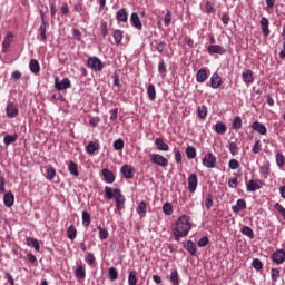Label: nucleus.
<instances>
[{"mask_svg":"<svg viewBox=\"0 0 285 285\" xmlns=\"http://www.w3.org/2000/svg\"><path fill=\"white\" fill-rule=\"evenodd\" d=\"M215 134L216 135H225L226 130H228V127L224 122H217L215 125Z\"/></svg>","mask_w":285,"mask_h":285,"instance_id":"31","label":"nucleus"},{"mask_svg":"<svg viewBox=\"0 0 285 285\" xmlns=\"http://www.w3.org/2000/svg\"><path fill=\"white\" fill-rule=\"evenodd\" d=\"M100 30L102 32V37H108V22L102 20L100 23Z\"/></svg>","mask_w":285,"mask_h":285,"instance_id":"56","label":"nucleus"},{"mask_svg":"<svg viewBox=\"0 0 285 285\" xmlns=\"http://www.w3.org/2000/svg\"><path fill=\"white\" fill-rule=\"evenodd\" d=\"M29 70L32 72V75H37L41 71V66L39 65V60L31 59L29 62Z\"/></svg>","mask_w":285,"mask_h":285,"instance_id":"24","label":"nucleus"},{"mask_svg":"<svg viewBox=\"0 0 285 285\" xmlns=\"http://www.w3.org/2000/svg\"><path fill=\"white\" fill-rule=\"evenodd\" d=\"M208 237L207 236H204L202 237L199 240H198V246L199 248H205V246H208Z\"/></svg>","mask_w":285,"mask_h":285,"instance_id":"62","label":"nucleus"},{"mask_svg":"<svg viewBox=\"0 0 285 285\" xmlns=\"http://www.w3.org/2000/svg\"><path fill=\"white\" fill-rule=\"evenodd\" d=\"M252 266L255 271H262L264 268V263H262V259L254 258L252 262Z\"/></svg>","mask_w":285,"mask_h":285,"instance_id":"47","label":"nucleus"},{"mask_svg":"<svg viewBox=\"0 0 285 285\" xmlns=\"http://www.w3.org/2000/svg\"><path fill=\"white\" fill-rule=\"evenodd\" d=\"M228 186L229 188H237V186H239V181L237 180V178H229Z\"/></svg>","mask_w":285,"mask_h":285,"instance_id":"64","label":"nucleus"},{"mask_svg":"<svg viewBox=\"0 0 285 285\" xmlns=\"http://www.w3.org/2000/svg\"><path fill=\"white\" fill-rule=\"evenodd\" d=\"M147 97L149 101H155L157 99V89L155 88V85L149 83L147 87Z\"/></svg>","mask_w":285,"mask_h":285,"instance_id":"27","label":"nucleus"},{"mask_svg":"<svg viewBox=\"0 0 285 285\" xmlns=\"http://www.w3.org/2000/svg\"><path fill=\"white\" fill-rule=\"evenodd\" d=\"M222 78L217 75V72L213 73L210 77V87L213 90H217L222 86Z\"/></svg>","mask_w":285,"mask_h":285,"instance_id":"21","label":"nucleus"},{"mask_svg":"<svg viewBox=\"0 0 285 285\" xmlns=\"http://www.w3.org/2000/svg\"><path fill=\"white\" fill-rule=\"evenodd\" d=\"M119 115V109L118 108H115V109H111L110 110V121H117V117Z\"/></svg>","mask_w":285,"mask_h":285,"instance_id":"60","label":"nucleus"},{"mask_svg":"<svg viewBox=\"0 0 285 285\" xmlns=\"http://www.w3.org/2000/svg\"><path fill=\"white\" fill-rule=\"evenodd\" d=\"M136 212L138 213V215L141 219H142V217H146V202L145 200H141L138 204Z\"/></svg>","mask_w":285,"mask_h":285,"instance_id":"38","label":"nucleus"},{"mask_svg":"<svg viewBox=\"0 0 285 285\" xmlns=\"http://www.w3.org/2000/svg\"><path fill=\"white\" fill-rule=\"evenodd\" d=\"M68 238L72 240L77 239V228L73 225H70L67 229Z\"/></svg>","mask_w":285,"mask_h":285,"instance_id":"41","label":"nucleus"},{"mask_svg":"<svg viewBox=\"0 0 285 285\" xmlns=\"http://www.w3.org/2000/svg\"><path fill=\"white\" fill-rule=\"evenodd\" d=\"M130 21L131 26L136 28V30H141V28H144V24H141V19L137 12L131 13Z\"/></svg>","mask_w":285,"mask_h":285,"instance_id":"16","label":"nucleus"},{"mask_svg":"<svg viewBox=\"0 0 285 285\" xmlns=\"http://www.w3.org/2000/svg\"><path fill=\"white\" fill-rule=\"evenodd\" d=\"M185 248L188 253L193 255V257L197 255V246H195V243L193 240H188Z\"/></svg>","mask_w":285,"mask_h":285,"instance_id":"36","label":"nucleus"},{"mask_svg":"<svg viewBox=\"0 0 285 285\" xmlns=\"http://www.w3.org/2000/svg\"><path fill=\"white\" fill-rule=\"evenodd\" d=\"M259 173L263 178L268 179V176L271 175V161H264L263 166L259 167Z\"/></svg>","mask_w":285,"mask_h":285,"instance_id":"18","label":"nucleus"},{"mask_svg":"<svg viewBox=\"0 0 285 285\" xmlns=\"http://www.w3.org/2000/svg\"><path fill=\"white\" fill-rule=\"evenodd\" d=\"M203 166L205 168H215L217 166V156L213 151L207 153L203 157Z\"/></svg>","mask_w":285,"mask_h":285,"instance_id":"5","label":"nucleus"},{"mask_svg":"<svg viewBox=\"0 0 285 285\" xmlns=\"http://www.w3.org/2000/svg\"><path fill=\"white\" fill-rule=\"evenodd\" d=\"M170 21H173V12H170V10H168L164 18L165 26L166 27L170 26Z\"/></svg>","mask_w":285,"mask_h":285,"instance_id":"57","label":"nucleus"},{"mask_svg":"<svg viewBox=\"0 0 285 285\" xmlns=\"http://www.w3.org/2000/svg\"><path fill=\"white\" fill-rule=\"evenodd\" d=\"M17 139H19V135L14 134V135H6L3 138V144L4 146H10V144H14V141H17Z\"/></svg>","mask_w":285,"mask_h":285,"instance_id":"37","label":"nucleus"},{"mask_svg":"<svg viewBox=\"0 0 285 285\" xmlns=\"http://www.w3.org/2000/svg\"><path fill=\"white\" fill-rule=\"evenodd\" d=\"M85 262H86V264H88V266H92V264H95V262H96L95 254L88 253L85 258Z\"/></svg>","mask_w":285,"mask_h":285,"instance_id":"55","label":"nucleus"},{"mask_svg":"<svg viewBox=\"0 0 285 285\" xmlns=\"http://www.w3.org/2000/svg\"><path fill=\"white\" fill-rule=\"evenodd\" d=\"M233 213H242V210H246V200L238 199L236 202V205L232 207Z\"/></svg>","mask_w":285,"mask_h":285,"instance_id":"29","label":"nucleus"},{"mask_svg":"<svg viewBox=\"0 0 285 285\" xmlns=\"http://www.w3.org/2000/svg\"><path fill=\"white\" fill-rule=\"evenodd\" d=\"M68 170L70 175H73V177H79V169L77 168V163H75L73 160L69 161Z\"/></svg>","mask_w":285,"mask_h":285,"instance_id":"34","label":"nucleus"},{"mask_svg":"<svg viewBox=\"0 0 285 285\" xmlns=\"http://www.w3.org/2000/svg\"><path fill=\"white\" fill-rule=\"evenodd\" d=\"M27 246H31V248H35L36 253H39V250H41V245H39V240L35 237H27Z\"/></svg>","mask_w":285,"mask_h":285,"instance_id":"26","label":"nucleus"},{"mask_svg":"<svg viewBox=\"0 0 285 285\" xmlns=\"http://www.w3.org/2000/svg\"><path fill=\"white\" fill-rule=\"evenodd\" d=\"M276 166H277L281 170H284V166H285V157H284V154H282V153H276Z\"/></svg>","mask_w":285,"mask_h":285,"instance_id":"35","label":"nucleus"},{"mask_svg":"<svg viewBox=\"0 0 285 285\" xmlns=\"http://www.w3.org/2000/svg\"><path fill=\"white\" fill-rule=\"evenodd\" d=\"M213 204H215V202H213V196L209 195L205 200V206L207 210H210V208H213Z\"/></svg>","mask_w":285,"mask_h":285,"instance_id":"63","label":"nucleus"},{"mask_svg":"<svg viewBox=\"0 0 285 285\" xmlns=\"http://www.w3.org/2000/svg\"><path fill=\"white\" fill-rule=\"evenodd\" d=\"M106 199H114L117 210H124V204H126V196L121 194V189H115L112 187H105Z\"/></svg>","mask_w":285,"mask_h":285,"instance_id":"2","label":"nucleus"},{"mask_svg":"<svg viewBox=\"0 0 285 285\" xmlns=\"http://www.w3.org/2000/svg\"><path fill=\"white\" fill-rule=\"evenodd\" d=\"M272 262L274 264L281 265L284 264L285 262V250L284 249H278L272 254Z\"/></svg>","mask_w":285,"mask_h":285,"instance_id":"10","label":"nucleus"},{"mask_svg":"<svg viewBox=\"0 0 285 285\" xmlns=\"http://www.w3.org/2000/svg\"><path fill=\"white\" fill-rule=\"evenodd\" d=\"M128 284L129 285H137V271L129 272Z\"/></svg>","mask_w":285,"mask_h":285,"instance_id":"46","label":"nucleus"},{"mask_svg":"<svg viewBox=\"0 0 285 285\" xmlns=\"http://www.w3.org/2000/svg\"><path fill=\"white\" fill-rule=\"evenodd\" d=\"M155 146H156V148H157V150H160V151H163V153H168V150H169V146H168V144H166L165 141H164V138H157L156 140H155Z\"/></svg>","mask_w":285,"mask_h":285,"instance_id":"23","label":"nucleus"},{"mask_svg":"<svg viewBox=\"0 0 285 285\" xmlns=\"http://www.w3.org/2000/svg\"><path fill=\"white\" fill-rule=\"evenodd\" d=\"M6 112L9 119H14V117H18L19 115V108H17L13 102H8L6 107Z\"/></svg>","mask_w":285,"mask_h":285,"instance_id":"11","label":"nucleus"},{"mask_svg":"<svg viewBox=\"0 0 285 285\" xmlns=\"http://www.w3.org/2000/svg\"><path fill=\"white\" fill-rule=\"evenodd\" d=\"M228 149L233 157H235V155H239V147L237 146V142H229Z\"/></svg>","mask_w":285,"mask_h":285,"instance_id":"45","label":"nucleus"},{"mask_svg":"<svg viewBox=\"0 0 285 285\" xmlns=\"http://www.w3.org/2000/svg\"><path fill=\"white\" fill-rule=\"evenodd\" d=\"M55 177H57V170L53 167H49L47 169L46 179H48V181H52Z\"/></svg>","mask_w":285,"mask_h":285,"instance_id":"44","label":"nucleus"},{"mask_svg":"<svg viewBox=\"0 0 285 285\" xmlns=\"http://www.w3.org/2000/svg\"><path fill=\"white\" fill-rule=\"evenodd\" d=\"M208 55H226V48L220 45H210L207 47Z\"/></svg>","mask_w":285,"mask_h":285,"instance_id":"13","label":"nucleus"},{"mask_svg":"<svg viewBox=\"0 0 285 285\" xmlns=\"http://www.w3.org/2000/svg\"><path fill=\"white\" fill-rule=\"evenodd\" d=\"M101 175H102V181H105V184H115V174L108 169V168H104L101 170Z\"/></svg>","mask_w":285,"mask_h":285,"instance_id":"12","label":"nucleus"},{"mask_svg":"<svg viewBox=\"0 0 285 285\" xmlns=\"http://www.w3.org/2000/svg\"><path fill=\"white\" fill-rule=\"evenodd\" d=\"M116 19L117 21H121L122 23H126L128 21V12H126L124 8L118 10L116 14Z\"/></svg>","mask_w":285,"mask_h":285,"instance_id":"30","label":"nucleus"},{"mask_svg":"<svg viewBox=\"0 0 285 285\" xmlns=\"http://www.w3.org/2000/svg\"><path fill=\"white\" fill-rule=\"evenodd\" d=\"M125 144L124 140L117 139L114 141V149L121 150L124 148Z\"/></svg>","mask_w":285,"mask_h":285,"instance_id":"61","label":"nucleus"},{"mask_svg":"<svg viewBox=\"0 0 285 285\" xmlns=\"http://www.w3.org/2000/svg\"><path fill=\"white\" fill-rule=\"evenodd\" d=\"M158 72L159 75H166V62L164 61V59H160L158 63Z\"/></svg>","mask_w":285,"mask_h":285,"instance_id":"58","label":"nucleus"},{"mask_svg":"<svg viewBox=\"0 0 285 285\" xmlns=\"http://www.w3.org/2000/svg\"><path fill=\"white\" fill-rule=\"evenodd\" d=\"M233 128L234 130H240L242 128V117L236 116L233 120Z\"/></svg>","mask_w":285,"mask_h":285,"instance_id":"51","label":"nucleus"},{"mask_svg":"<svg viewBox=\"0 0 285 285\" xmlns=\"http://www.w3.org/2000/svg\"><path fill=\"white\" fill-rule=\"evenodd\" d=\"M112 37H114L115 43H116L117 46H119V43H121V41H122V39H124V31H121V30H119V29H116V30L114 31Z\"/></svg>","mask_w":285,"mask_h":285,"instance_id":"39","label":"nucleus"},{"mask_svg":"<svg viewBox=\"0 0 285 285\" xmlns=\"http://www.w3.org/2000/svg\"><path fill=\"white\" fill-rule=\"evenodd\" d=\"M3 204L7 208H12V206H14V194H12V191L4 194Z\"/></svg>","mask_w":285,"mask_h":285,"instance_id":"19","label":"nucleus"},{"mask_svg":"<svg viewBox=\"0 0 285 285\" xmlns=\"http://www.w3.org/2000/svg\"><path fill=\"white\" fill-rule=\"evenodd\" d=\"M242 77L244 79V83L247 86H250V83H254L255 81V77L253 76V71L250 69L245 70Z\"/></svg>","mask_w":285,"mask_h":285,"instance_id":"22","label":"nucleus"},{"mask_svg":"<svg viewBox=\"0 0 285 285\" xmlns=\"http://www.w3.org/2000/svg\"><path fill=\"white\" fill-rule=\"evenodd\" d=\"M99 148H101L99 141H90L86 147V153L88 155H95V153H98Z\"/></svg>","mask_w":285,"mask_h":285,"instance_id":"20","label":"nucleus"},{"mask_svg":"<svg viewBox=\"0 0 285 285\" xmlns=\"http://www.w3.org/2000/svg\"><path fill=\"white\" fill-rule=\"evenodd\" d=\"M163 213L164 215L170 216L173 215V204L170 203H165L163 205Z\"/></svg>","mask_w":285,"mask_h":285,"instance_id":"49","label":"nucleus"},{"mask_svg":"<svg viewBox=\"0 0 285 285\" xmlns=\"http://www.w3.org/2000/svg\"><path fill=\"white\" fill-rule=\"evenodd\" d=\"M120 171L126 179H132V177H135V168L130 165H124Z\"/></svg>","mask_w":285,"mask_h":285,"instance_id":"14","label":"nucleus"},{"mask_svg":"<svg viewBox=\"0 0 285 285\" xmlns=\"http://www.w3.org/2000/svg\"><path fill=\"white\" fill-rule=\"evenodd\" d=\"M208 79V71L206 69H199L196 73L197 83H204Z\"/></svg>","mask_w":285,"mask_h":285,"instance_id":"28","label":"nucleus"},{"mask_svg":"<svg viewBox=\"0 0 285 285\" xmlns=\"http://www.w3.org/2000/svg\"><path fill=\"white\" fill-rule=\"evenodd\" d=\"M268 26H271L268 18L263 17L261 19V30H262L264 37H268V35H271V29L268 28Z\"/></svg>","mask_w":285,"mask_h":285,"instance_id":"17","label":"nucleus"},{"mask_svg":"<svg viewBox=\"0 0 285 285\" xmlns=\"http://www.w3.org/2000/svg\"><path fill=\"white\" fill-rule=\"evenodd\" d=\"M97 230H98V233H99V234H98V237H99V239H100L101 242L108 239L109 234H108L107 229H104L101 226H98V227H97Z\"/></svg>","mask_w":285,"mask_h":285,"instance_id":"42","label":"nucleus"},{"mask_svg":"<svg viewBox=\"0 0 285 285\" xmlns=\"http://www.w3.org/2000/svg\"><path fill=\"white\" fill-rule=\"evenodd\" d=\"M149 159L151 164H155V166H159L160 168H166L168 166V158L160 154H149Z\"/></svg>","mask_w":285,"mask_h":285,"instance_id":"3","label":"nucleus"},{"mask_svg":"<svg viewBox=\"0 0 285 285\" xmlns=\"http://www.w3.org/2000/svg\"><path fill=\"white\" fill-rule=\"evenodd\" d=\"M70 86H71L70 79L63 78L62 80H59V77L55 78V88L59 92H61V90H68Z\"/></svg>","mask_w":285,"mask_h":285,"instance_id":"7","label":"nucleus"},{"mask_svg":"<svg viewBox=\"0 0 285 285\" xmlns=\"http://www.w3.org/2000/svg\"><path fill=\"white\" fill-rule=\"evenodd\" d=\"M87 66L91 68V70H95V72H101L105 67L104 62L98 57L88 58Z\"/></svg>","mask_w":285,"mask_h":285,"instance_id":"4","label":"nucleus"},{"mask_svg":"<svg viewBox=\"0 0 285 285\" xmlns=\"http://www.w3.org/2000/svg\"><path fill=\"white\" fill-rule=\"evenodd\" d=\"M75 277L76 279H86V267H83V265H77L75 271Z\"/></svg>","mask_w":285,"mask_h":285,"instance_id":"25","label":"nucleus"},{"mask_svg":"<svg viewBox=\"0 0 285 285\" xmlns=\"http://www.w3.org/2000/svg\"><path fill=\"white\" fill-rule=\"evenodd\" d=\"M185 153H186L187 159H195V157H197V149H195V147L193 146H188Z\"/></svg>","mask_w":285,"mask_h":285,"instance_id":"40","label":"nucleus"},{"mask_svg":"<svg viewBox=\"0 0 285 285\" xmlns=\"http://www.w3.org/2000/svg\"><path fill=\"white\" fill-rule=\"evenodd\" d=\"M119 278V272H117V268L110 267L109 268V279L111 282H115Z\"/></svg>","mask_w":285,"mask_h":285,"instance_id":"48","label":"nucleus"},{"mask_svg":"<svg viewBox=\"0 0 285 285\" xmlns=\"http://www.w3.org/2000/svg\"><path fill=\"white\" fill-rule=\"evenodd\" d=\"M187 184L188 191L195 194L197 190V186H199V179L197 178V174H190L187 178Z\"/></svg>","mask_w":285,"mask_h":285,"instance_id":"6","label":"nucleus"},{"mask_svg":"<svg viewBox=\"0 0 285 285\" xmlns=\"http://www.w3.org/2000/svg\"><path fill=\"white\" fill-rule=\"evenodd\" d=\"M90 213L88 212H82V226L85 228H88L90 226Z\"/></svg>","mask_w":285,"mask_h":285,"instance_id":"43","label":"nucleus"},{"mask_svg":"<svg viewBox=\"0 0 285 285\" xmlns=\"http://www.w3.org/2000/svg\"><path fill=\"white\" fill-rule=\"evenodd\" d=\"M228 166H229L230 170H237V168H239V160L230 159L228 163Z\"/></svg>","mask_w":285,"mask_h":285,"instance_id":"59","label":"nucleus"},{"mask_svg":"<svg viewBox=\"0 0 285 285\" xmlns=\"http://www.w3.org/2000/svg\"><path fill=\"white\" fill-rule=\"evenodd\" d=\"M274 208H275V210H277V213H279L281 216H283V219L285 220V208H284V206H282V204H279V203H276L274 205Z\"/></svg>","mask_w":285,"mask_h":285,"instance_id":"54","label":"nucleus"},{"mask_svg":"<svg viewBox=\"0 0 285 285\" xmlns=\"http://www.w3.org/2000/svg\"><path fill=\"white\" fill-rule=\"evenodd\" d=\"M47 30H48V22H41L38 29V36H37L38 41L46 43V40L48 39V36L46 35Z\"/></svg>","mask_w":285,"mask_h":285,"instance_id":"9","label":"nucleus"},{"mask_svg":"<svg viewBox=\"0 0 285 285\" xmlns=\"http://www.w3.org/2000/svg\"><path fill=\"white\" fill-rule=\"evenodd\" d=\"M193 230V225L190 224V217L187 215L180 216L173 228L174 239L175 242H179V239L184 237H188V234Z\"/></svg>","mask_w":285,"mask_h":285,"instance_id":"1","label":"nucleus"},{"mask_svg":"<svg viewBox=\"0 0 285 285\" xmlns=\"http://www.w3.org/2000/svg\"><path fill=\"white\" fill-rule=\"evenodd\" d=\"M252 153H254V155H259V153H262V140H256L253 148H252Z\"/></svg>","mask_w":285,"mask_h":285,"instance_id":"50","label":"nucleus"},{"mask_svg":"<svg viewBox=\"0 0 285 285\" xmlns=\"http://www.w3.org/2000/svg\"><path fill=\"white\" fill-rule=\"evenodd\" d=\"M252 128L255 130V132H258V135H267L268 132L266 126L259 121L253 122Z\"/></svg>","mask_w":285,"mask_h":285,"instance_id":"15","label":"nucleus"},{"mask_svg":"<svg viewBox=\"0 0 285 285\" xmlns=\"http://www.w3.org/2000/svg\"><path fill=\"white\" fill-rule=\"evenodd\" d=\"M264 181L257 179H250L248 183H246V190L247 193H255V190H261L263 188Z\"/></svg>","mask_w":285,"mask_h":285,"instance_id":"8","label":"nucleus"},{"mask_svg":"<svg viewBox=\"0 0 285 285\" xmlns=\"http://www.w3.org/2000/svg\"><path fill=\"white\" fill-rule=\"evenodd\" d=\"M197 115L199 119H206V117L208 116V107H206V105L198 106Z\"/></svg>","mask_w":285,"mask_h":285,"instance_id":"32","label":"nucleus"},{"mask_svg":"<svg viewBox=\"0 0 285 285\" xmlns=\"http://www.w3.org/2000/svg\"><path fill=\"white\" fill-rule=\"evenodd\" d=\"M242 235H245V237H248L249 239H255V232L248 226H243L240 229Z\"/></svg>","mask_w":285,"mask_h":285,"instance_id":"33","label":"nucleus"},{"mask_svg":"<svg viewBox=\"0 0 285 285\" xmlns=\"http://www.w3.org/2000/svg\"><path fill=\"white\" fill-rule=\"evenodd\" d=\"M271 277L272 282H277V279H279V268L273 267L271 269Z\"/></svg>","mask_w":285,"mask_h":285,"instance_id":"52","label":"nucleus"},{"mask_svg":"<svg viewBox=\"0 0 285 285\" xmlns=\"http://www.w3.org/2000/svg\"><path fill=\"white\" fill-rule=\"evenodd\" d=\"M165 49H166V42H164V41H161V42L155 41V50H157V52H159L161 55V52H164Z\"/></svg>","mask_w":285,"mask_h":285,"instance_id":"53","label":"nucleus"}]
</instances>
